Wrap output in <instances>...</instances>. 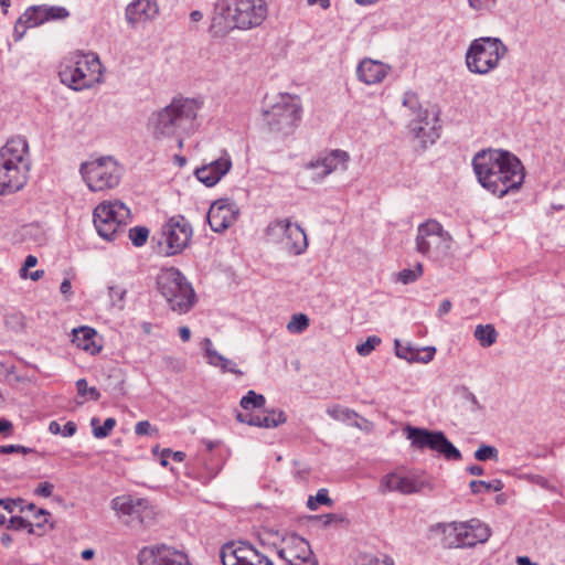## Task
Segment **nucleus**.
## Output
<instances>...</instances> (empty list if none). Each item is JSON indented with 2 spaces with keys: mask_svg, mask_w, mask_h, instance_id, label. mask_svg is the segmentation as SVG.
Returning a JSON list of instances; mask_svg holds the SVG:
<instances>
[{
  "mask_svg": "<svg viewBox=\"0 0 565 565\" xmlns=\"http://www.w3.org/2000/svg\"><path fill=\"white\" fill-rule=\"evenodd\" d=\"M472 167L479 183L499 198L519 190L524 182L525 173L522 162L516 156L505 150H481L475 154Z\"/></svg>",
  "mask_w": 565,
  "mask_h": 565,
  "instance_id": "nucleus-1",
  "label": "nucleus"
},
{
  "mask_svg": "<svg viewBox=\"0 0 565 565\" xmlns=\"http://www.w3.org/2000/svg\"><path fill=\"white\" fill-rule=\"evenodd\" d=\"M265 0H218L210 30L214 36H225L231 30H250L259 26L267 18Z\"/></svg>",
  "mask_w": 565,
  "mask_h": 565,
  "instance_id": "nucleus-2",
  "label": "nucleus"
},
{
  "mask_svg": "<svg viewBox=\"0 0 565 565\" xmlns=\"http://www.w3.org/2000/svg\"><path fill=\"white\" fill-rule=\"evenodd\" d=\"M202 108L196 98L175 97L166 107L154 111L148 119L147 128L154 140L178 137L180 132H189Z\"/></svg>",
  "mask_w": 565,
  "mask_h": 565,
  "instance_id": "nucleus-3",
  "label": "nucleus"
},
{
  "mask_svg": "<svg viewBox=\"0 0 565 565\" xmlns=\"http://www.w3.org/2000/svg\"><path fill=\"white\" fill-rule=\"evenodd\" d=\"M28 149L22 137L12 138L0 149V195L17 192L26 183Z\"/></svg>",
  "mask_w": 565,
  "mask_h": 565,
  "instance_id": "nucleus-4",
  "label": "nucleus"
},
{
  "mask_svg": "<svg viewBox=\"0 0 565 565\" xmlns=\"http://www.w3.org/2000/svg\"><path fill=\"white\" fill-rule=\"evenodd\" d=\"M102 63L94 53H75L61 65V82L74 90L89 88L102 81Z\"/></svg>",
  "mask_w": 565,
  "mask_h": 565,
  "instance_id": "nucleus-5",
  "label": "nucleus"
},
{
  "mask_svg": "<svg viewBox=\"0 0 565 565\" xmlns=\"http://www.w3.org/2000/svg\"><path fill=\"white\" fill-rule=\"evenodd\" d=\"M508 49L499 38L475 39L466 52L467 68L479 75H487L499 66Z\"/></svg>",
  "mask_w": 565,
  "mask_h": 565,
  "instance_id": "nucleus-6",
  "label": "nucleus"
},
{
  "mask_svg": "<svg viewBox=\"0 0 565 565\" xmlns=\"http://www.w3.org/2000/svg\"><path fill=\"white\" fill-rule=\"evenodd\" d=\"M157 284L171 310L185 313L194 306L195 292L179 269L171 267L162 270Z\"/></svg>",
  "mask_w": 565,
  "mask_h": 565,
  "instance_id": "nucleus-7",
  "label": "nucleus"
},
{
  "mask_svg": "<svg viewBox=\"0 0 565 565\" xmlns=\"http://www.w3.org/2000/svg\"><path fill=\"white\" fill-rule=\"evenodd\" d=\"M268 130L276 135H290L301 118V105L295 96L284 94L263 113Z\"/></svg>",
  "mask_w": 565,
  "mask_h": 565,
  "instance_id": "nucleus-8",
  "label": "nucleus"
},
{
  "mask_svg": "<svg viewBox=\"0 0 565 565\" xmlns=\"http://www.w3.org/2000/svg\"><path fill=\"white\" fill-rule=\"evenodd\" d=\"M79 171L93 192L114 189L122 177V167L113 157H100L83 162Z\"/></svg>",
  "mask_w": 565,
  "mask_h": 565,
  "instance_id": "nucleus-9",
  "label": "nucleus"
},
{
  "mask_svg": "<svg viewBox=\"0 0 565 565\" xmlns=\"http://www.w3.org/2000/svg\"><path fill=\"white\" fill-rule=\"evenodd\" d=\"M451 244V235L438 221L428 220L418 225L416 250L419 254L439 260L449 253Z\"/></svg>",
  "mask_w": 565,
  "mask_h": 565,
  "instance_id": "nucleus-10",
  "label": "nucleus"
},
{
  "mask_svg": "<svg viewBox=\"0 0 565 565\" xmlns=\"http://www.w3.org/2000/svg\"><path fill=\"white\" fill-rule=\"evenodd\" d=\"M94 225L100 237L113 241L130 217V210L118 200L103 202L94 210Z\"/></svg>",
  "mask_w": 565,
  "mask_h": 565,
  "instance_id": "nucleus-11",
  "label": "nucleus"
},
{
  "mask_svg": "<svg viewBox=\"0 0 565 565\" xmlns=\"http://www.w3.org/2000/svg\"><path fill=\"white\" fill-rule=\"evenodd\" d=\"M446 542L449 547H472L484 543L490 537V529L478 519L466 522H451L444 525Z\"/></svg>",
  "mask_w": 565,
  "mask_h": 565,
  "instance_id": "nucleus-12",
  "label": "nucleus"
},
{
  "mask_svg": "<svg viewBox=\"0 0 565 565\" xmlns=\"http://www.w3.org/2000/svg\"><path fill=\"white\" fill-rule=\"evenodd\" d=\"M406 438L417 450L430 449L443 455L448 460H460L461 452L450 443L440 430L407 426Z\"/></svg>",
  "mask_w": 565,
  "mask_h": 565,
  "instance_id": "nucleus-13",
  "label": "nucleus"
},
{
  "mask_svg": "<svg viewBox=\"0 0 565 565\" xmlns=\"http://www.w3.org/2000/svg\"><path fill=\"white\" fill-rule=\"evenodd\" d=\"M193 230L182 215L170 217L161 227L159 244L166 245L167 255L181 253L190 243Z\"/></svg>",
  "mask_w": 565,
  "mask_h": 565,
  "instance_id": "nucleus-14",
  "label": "nucleus"
},
{
  "mask_svg": "<svg viewBox=\"0 0 565 565\" xmlns=\"http://www.w3.org/2000/svg\"><path fill=\"white\" fill-rule=\"evenodd\" d=\"M223 565H274V563L246 542L226 543L221 548Z\"/></svg>",
  "mask_w": 565,
  "mask_h": 565,
  "instance_id": "nucleus-15",
  "label": "nucleus"
},
{
  "mask_svg": "<svg viewBox=\"0 0 565 565\" xmlns=\"http://www.w3.org/2000/svg\"><path fill=\"white\" fill-rule=\"evenodd\" d=\"M137 559L139 565H191L184 551L166 544L142 547Z\"/></svg>",
  "mask_w": 565,
  "mask_h": 565,
  "instance_id": "nucleus-16",
  "label": "nucleus"
},
{
  "mask_svg": "<svg viewBox=\"0 0 565 565\" xmlns=\"http://www.w3.org/2000/svg\"><path fill=\"white\" fill-rule=\"evenodd\" d=\"M277 554L287 565H318L309 542L296 534L284 539V545Z\"/></svg>",
  "mask_w": 565,
  "mask_h": 565,
  "instance_id": "nucleus-17",
  "label": "nucleus"
},
{
  "mask_svg": "<svg viewBox=\"0 0 565 565\" xmlns=\"http://www.w3.org/2000/svg\"><path fill=\"white\" fill-rule=\"evenodd\" d=\"M111 508L120 515L129 516L131 520L145 524L151 521L156 511L147 499L134 498L128 494L118 495L111 500Z\"/></svg>",
  "mask_w": 565,
  "mask_h": 565,
  "instance_id": "nucleus-18",
  "label": "nucleus"
},
{
  "mask_svg": "<svg viewBox=\"0 0 565 565\" xmlns=\"http://www.w3.org/2000/svg\"><path fill=\"white\" fill-rule=\"evenodd\" d=\"M238 214L239 210L233 201L218 199L211 204L206 218L213 232L222 233L236 221Z\"/></svg>",
  "mask_w": 565,
  "mask_h": 565,
  "instance_id": "nucleus-19",
  "label": "nucleus"
},
{
  "mask_svg": "<svg viewBox=\"0 0 565 565\" xmlns=\"http://www.w3.org/2000/svg\"><path fill=\"white\" fill-rule=\"evenodd\" d=\"M350 156L347 151L341 149H334L327 154L319 157L316 161H311L307 164V169L316 171L322 169L321 172H316L313 177L315 182H321L329 174L337 171H345Z\"/></svg>",
  "mask_w": 565,
  "mask_h": 565,
  "instance_id": "nucleus-20",
  "label": "nucleus"
},
{
  "mask_svg": "<svg viewBox=\"0 0 565 565\" xmlns=\"http://www.w3.org/2000/svg\"><path fill=\"white\" fill-rule=\"evenodd\" d=\"M428 483L415 477H404L395 472L385 475L380 483L379 491L382 494L398 491L403 494L420 492Z\"/></svg>",
  "mask_w": 565,
  "mask_h": 565,
  "instance_id": "nucleus-21",
  "label": "nucleus"
},
{
  "mask_svg": "<svg viewBox=\"0 0 565 565\" xmlns=\"http://www.w3.org/2000/svg\"><path fill=\"white\" fill-rule=\"evenodd\" d=\"M232 159L227 152L220 158L196 168V179L206 186H214L231 170Z\"/></svg>",
  "mask_w": 565,
  "mask_h": 565,
  "instance_id": "nucleus-22",
  "label": "nucleus"
},
{
  "mask_svg": "<svg viewBox=\"0 0 565 565\" xmlns=\"http://www.w3.org/2000/svg\"><path fill=\"white\" fill-rule=\"evenodd\" d=\"M159 13L157 0H134L126 8L127 22L135 26L154 19Z\"/></svg>",
  "mask_w": 565,
  "mask_h": 565,
  "instance_id": "nucleus-23",
  "label": "nucleus"
},
{
  "mask_svg": "<svg viewBox=\"0 0 565 565\" xmlns=\"http://www.w3.org/2000/svg\"><path fill=\"white\" fill-rule=\"evenodd\" d=\"M391 67L381 61L364 58L356 67L358 78L366 85H374L381 83Z\"/></svg>",
  "mask_w": 565,
  "mask_h": 565,
  "instance_id": "nucleus-24",
  "label": "nucleus"
},
{
  "mask_svg": "<svg viewBox=\"0 0 565 565\" xmlns=\"http://www.w3.org/2000/svg\"><path fill=\"white\" fill-rule=\"evenodd\" d=\"M202 348L207 364L220 367L223 373L230 372L236 375H243V372L236 367V364L218 353L214 348L210 338H204L202 341Z\"/></svg>",
  "mask_w": 565,
  "mask_h": 565,
  "instance_id": "nucleus-25",
  "label": "nucleus"
},
{
  "mask_svg": "<svg viewBox=\"0 0 565 565\" xmlns=\"http://www.w3.org/2000/svg\"><path fill=\"white\" fill-rule=\"evenodd\" d=\"M202 348L207 364L220 367L223 373L230 372L236 375H243V372L236 367V364L218 353L214 348L210 338H204L202 341Z\"/></svg>",
  "mask_w": 565,
  "mask_h": 565,
  "instance_id": "nucleus-26",
  "label": "nucleus"
},
{
  "mask_svg": "<svg viewBox=\"0 0 565 565\" xmlns=\"http://www.w3.org/2000/svg\"><path fill=\"white\" fill-rule=\"evenodd\" d=\"M281 245L292 255H301L305 253L308 247V241L302 227L290 222L288 231L286 232L285 241Z\"/></svg>",
  "mask_w": 565,
  "mask_h": 565,
  "instance_id": "nucleus-27",
  "label": "nucleus"
},
{
  "mask_svg": "<svg viewBox=\"0 0 565 565\" xmlns=\"http://www.w3.org/2000/svg\"><path fill=\"white\" fill-rule=\"evenodd\" d=\"M72 342L81 350L90 354H96L100 351L102 345L97 344L95 339L97 332L89 327H81L73 330Z\"/></svg>",
  "mask_w": 565,
  "mask_h": 565,
  "instance_id": "nucleus-28",
  "label": "nucleus"
},
{
  "mask_svg": "<svg viewBox=\"0 0 565 565\" xmlns=\"http://www.w3.org/2000/svg\"><path fill=\"white\" fill-rule=\"evenodd\" d=\"M411 131L415 138H417L423 147H426L428 143H434L438 137L439 131L435 126H429L428 122L423 125V120H415L409 125Z\"/></svg>",
  "mask_w": 565,
  "mask_h": 565,
  "instance_id": "nucleus-29",
  "label": "nucleus"
},
{
  "mask_svg": "<svg viewBox=\"0 0 565 565\" xmlns=\"http://www.w3.org/2000/svg\"><path fill=\"white\" fill-rule=\"evenodd\" d=\"M45 6H34L29 8L18 20L17 24H24L26 28L38 26L49 21ZM18 25H15V29Z\"/></svg>",
  "mask_w": 565,
  "mask_h": 565,
  "instance_id": "nucleus-30",
  "label": "nucleus"
},
{
  "mask_svg": "<svg viewBox=\"0 0 565 565\" xmlns=\"http://www.w3.org/2000/svg\"><path fill=\"white\" fill-rule=\"evenodd\" d=\"M290 221L285 220H275L270 222L266 230L265 236L269 243L280 244L285 241L286 232L288 231Z\"/></svg>",
  "mask_w": 565,
  "mask_h": 565,
  "instance_id": "nucleus-31",
  "label": "nucleus"
},
{
  "mask_svg": "<svg viewBox=\"0 0 565 565\" xmlns=\"http://www.w3.org/2000/svg\"><path fill=\"white\" fill-rule=\"evenodd\" d=\"M475 338L483 348H489L495 343L498 332L492 324H478L473 333Z\"/></svg>",
  "mask_w": 565,
  "mask_h": 565,
  "instance_id": "nucleus-32",
  "label": "nucleus"
},
{
  "mask_svg": "<svg viewBox=\"0 0 565 565\" xmlns=\"http://www.w3.org/2000/svg\"><path fill=\"white\" fill-rule=\"evenodd\" d=\"M287 416L285 412L280 409H266L265 414L262 415L260 427L263 428H276L279 425L285 424Z\"/></svg>",
  "mask_w": 565,
  "mask_h": 565,
  "instance_id": "nucleus-33",
  "label": "nucleus"
},
{
  "mask_svg": "<svg viewBox=\"0 0 565 565\" xmlns=\"http://www.w3.org/2000/svg\"><path fill=\"white\" fill-rule=\"evenodd\" d=\"M469 487L471 492L475 494L489 491L499 492L503 489V482L499 479H494L489 482L482 480H472Z\"/></svg>",
  "mask_w": 565,
  "mask_h": 565,
  "instance_id": "nucleus-34",
  "label": "nucleus"
},
{
  "mask_svg": "<svg viewBox=\"0 0 565 565\" xmlns=\"http://www.w3.org/2000/svg\"><path fill=\"white\" fill-rule=\"evenodd\" d=\"M327 414L335 420L349 423L354 418H358V413L353 409L342 407L340 405H333L327 408Z\"/></svg>",
  "mask_w": 565,
  "mask_h": 565,
  "instance_id": "nucleus-35",
  "label": "nucleus"
},
{
  "mask_svg": "<svg viewBox=\"0 0 565 565\" xmlns=\"http://www.w3.org/2000/svg\"><path fill=\"white\" fill-rule=\"evenodd\" d=\"M403 105L407 107L418 120L426 118L427 111L422 110L418 97L415 93L406 92L403 96Z\"/></svg>",
  "mask_w": 565,
  "mask_h": 565,
  "instance_id": "nucleus-36",
  "label": "nucleus"
},
{
  "mask_svg": "<svg viewBox=\"0 0 565 565\" xmlns=\"http://www.w3.org/2000/svg\"><path fill=\"white\" fill-rule=\"evenodd\" d=\"M99 419L94 417L90 419V426L93 428V435L95 438H106L116 426V419L108 417L105 419L102 426H98Z\"/></svg>",
  "mask_w": 565,
  "mask_h": 565,
  "instance_id": "nucleus-37",
  "label": "nucleus"
},
{
  "mask_svg": "<svg viewBox=\"0 0 565 565\" xmlns=\"http://www.w3.org/2000/svg\"><path fill=\"white\" fill-rule=\"evenodd\" d=\"M127 292V289L121 285H110L108 287L110 305L119 310H122L125 308V299Z\"/></svg>",
  "mask_w": 565,
  "mask_h": 565,
  "instance_id": "nucleus-38",
  "label": "nucleus"
},
{
  "mask_svg": "<svg viewBox=\"0 0 565 565\" xmlns=\"http://www.w3.org/2000/svg\"><path fill=\"white\" fill-rule=\"evenodd\" d=\"M24 503L23 500L0 499V525H4L9 521V516L13 515L18 505Z\"/></svg>",
  "mask_w": 565,
  "mask_h": 565,
  "instance_id": "nucleus-39",
  "label": "nucleus"
},
{
  "mask_svg": "<svg viewBox=\"0 0 565 565\" xmlns=\"http://www.w3.org/2000/svg\"><path fill=\"white\" fill-rule=\"evenodd\" d=\"M266 403V398L262 394H257L255 391H248L245 396L242 397L239 405L248 411L253 408H262Z\"/></svg>",
  "mask_w": 565,
  "mask_h": 565,
  "instance_id": "nucleus-40",
  "label": "nucleus"
},
{
  "mask_svg": "<svg viewBox=\"0 0 565 565\" xmlns=\"http://www.w3.org/2000/svg\"><path fill=\"white\" fill-rule=\"evenodd\" d=\"M395 353L398 358L408 362H416L419 349L413 348L409 343L403 344L399 340H395Z\"/></svg>",
  "mask_w": 565,
  "mask_h": 565,
  "instance_id": "nucleus-41",
  "label": "nucleus"
},
{
  "mask_svg": "<svg viewBox=\"0 0 565 565\" xmlns=\"http://www.w3.org/2000/svg\"><path fill=\"white\" fill-rule=\"evenodd\" d=\"M310 320L305 313H296L287 323L290 333H301L309 327Z\"/></svg>",
  "mask_w": 565,
  "mask_h": 565,
  "instance_id": "nucleus-42",
  "label": "nucleus"
},
{
  "mask_svg": "<svg viewBox=\"0 0 565 565\" xmlns=\"http://www.w3.org/2000/svg\"><path fill=\"white\" fill-rule=\"evenodd\" d=\"M355 565H394V561L387 555L380 558L373 554L363 553L358 556Z\"/></svg>",
  "mask_w": 565,
  "mask_h": 565,
  "instance_id": "nucleus-43",
  "label": "nucleus"
},
{
  "mask_svg": "<svg viewBox=\"0 0 565 565\" xmlns=\"http://www.w3.org/2000/svg\"><path fill=\"white\" fill-rule=\"evenodd\" d=\"M423 275V265L417 263L414 268H405L398 273V281L404 285L416 281Z\"/></svg>",
  "mask_w": 565,
  "mask_h": 565,
  "instance_id": "nucleus-44",
  "label": "nucleus"
},
{
  "mask_svg": "<svg viewBox=\"0 0 565 565\" xmlns=\"http://www.w3.org/2000/svg\"><path fill=\"white\" fill-rule=\"evenodd\" d=\"M149 236V230L146 226H135L129 230L128 237L136 247H141L146 244Z\"/></svg>",
  "mask_w": 565,
  "mask_h": 565,
  "instance_id": "nucleus-45",
  "label": "nucleus"
},
{
  "mask_svg": "<svg viewBox=\"0 0 565 565\" xmlns=\"http://www.w3.org/2000/svg\"><path fill=\"white\" fill-rule=\"evenodd\" d=\"M320 504H326V505L332 504V500L330 499L327 489L318 490L317 494L315 497H309V499L307 501V507L311 511L317 510Z\"/></svg>",
  "mask_w": 565,
  "mask_h": 565,
  "instance_id": "nucleus-46",
  "label": "nucleus"
},
{
  "mask_svg": "<svg viewBox=\"0 0 565 565\" xmlns=\"http://www.w3.org/2000/svg\"><path fill=\"white\" fill-rule=\"evenodd\" d=\"M76 388L79 396H88V398L93 401H98L100 398L99 391L95 386L88 387L85 379L77 380Z\"/></svg>",
  "mask_w": 565,
  "mask_h": 565,
  "instance_id": "nucleus-47",
  "label": "nucleus"
},
{
  "mask_svg": "<svg viewBox=\"0 0 565 565\" xmlns=\"http://www.w3.org/2000/svg\"><path fill=\"white\" fill-rule=\"evenodd\" d=\"M498 449L493 446L482 445L475 451V458L479 461L498 460Z\"/></svg>",
  "mask_w": 565,
  "mask_h": 565,
  "instance_id": "nucleus-48",
  "label": "nucleus"
},
{
  "mask_svg": "<svg viewBox=\"0 0 565 565\" xmlns=\"http://www.w3.org/2000/svg\"><path fill=\"white\" fill-rule=\"evenodd\" d=\"M381 343V339L376 335L369 337L365 342L356 347V352L362 356H367Z\"/></svg>",
  "mask_w": 565,
  "mask_h": 565,
  "instance_id": "nucleus-49",
  "label": "nucleus"
},
{
  "mask_svg": "<svg viewBox=\"0 0 565 565\" xmlns=\"http://www.w3.org/2000/svg\"><path fill=\"white\" fill-rule=\"evenodd\" d=\"M8 522H9V524L7 525L8 529H14V530L28 529L29 533H34V529H33L34 525L21 516L11 515L9 518Z\"/></svg>",
  "mask_w": 565,
  "mask_h": 565,
  "instance_id": "nucleus-50",
  "label": "nucleus"
},
{
  "mask_svg": "<svg viewBox=\"0 0 565 565\" xmlns=\"http://www.w3.org/2000/svg\"><path fill=\"white\" fill-rule=\"evenodd\" d=\"M236 419L239 423L247 424L249 426L260 427L262 415H256V414H250V413H246V414L237 413Z\"/></svg>",
  "mask_w": 565,
  "mask_h": 565,
  "instance_id": "nucleus-51",
  "label": "nucleus"
},
{
  "mask_svg": "<svg viewBox=\"0 0 565 565\" xmlns=\"http://www.w3.org/2000/svg\"><path fill=\"white\" fill-rule=\"evenodd\" d=\"M436 349L434 347H425L419 349L416 362L428 363L434 359Z\"/></svg>",
  "mask_w": 565,
  "mask_h": 565,
  "instance_id": "nucleus-52",
  "label": "nucleus"
},
{
  "mask_svg": "<svg viewBox=\"0 0 565 565\" xmlns=\"http://www.w3.org/2000/svg\"><path fill=\"white\" fill-rule=\"evenodd\" d=\"M157 431L148 420L138 422L135 426V433L138 436L152 435Z\"/></svg>",
  "mask_w": 565,
  "mask_h": 565,
  "instance_id": "nucleus-53",
  "label": "nucleus"
},
{
  "mask_svg": "<svg viewBox=\"0 0 565 565\" xmlns=\"http://www.w3.org/2000/svg\"><path fill=\"white\" fill-rule=\"evenodd\" d=\"M49 20L65 19L68 17V11L64 7H46Z\"/></svg>",
  "mask_w": 565,
  "mask_h": 565,
  "instance_id": "nucleus-54",
  "label": "nucleus"
},
{
  "mask_svg": "<svg viewBox=\"0 0 565 565\" xmlns=\"http://www.w3.org/2000/svg\"><path fill=\"white\" fill-rule=\"evenodd\" d=\"M53 489H54V484H52L47 481H44V482H40L38 484V487L34 490V493L36 495L49 498L52 495Z\"/></svg>",
  "mask_w": 565,
  "mask_h": 565,
  "instance_id": "nucleus-55",
  "label": "nucleus"
},
{
  "mask_svg": "<svg viewBox=\"0 0 565 565\" xmlns=\"http://www.w3.org/2000/svg\"><path fill=\"white\" fill-rule=\"evenodd\" d=\"M38 263V258L33 255L26 256L22 268L20 269V276L22 278H28V269L34 267Z\"/></svg>",
  "mask_w": 565,
  "mask_h": 565,
  "instance_id": "nucleus-56",
  "label": "nucleus"
},
{
  "mask_svg": "<svg viewBox=\"0 0 565 565\" xmlns=\"http://www.w3.org/2000/svg\"><path fill=\"white\" fill-rule=\"evenodd\" d=\"M19 451L26 454L29 451V449H26L23 446H19V445L0 446V454H12V452H19Z\"/></svg>",
  "mask_w": 565,
  "mask_h": 565,
  "instance_id": "nucleus-57",
  "label": "nucleus"
},
{
  "mask_svg": "<svg viewBox=\"0 0 565 565\" xmlns=\"http://www.w3.org/2000/svg\"><path fill=\"white\" fill-rule=\"evenodd\" d=\"M469 6L475 10L488 9L494 0H468Z\"/></svg>",
  "mask_w": 565,
  "mask_h": 565,
  "instance_id": "nucleus-58",
  "label": "nucleus"
},
{
  "mask_svg": "<svg viewBox=\"0 0 565 565\" xmlns=\"http://www.w3.org/2000/svg\"><path fill=\"white\" fill-rule=\"evenodd\" d=\"M49 512L46 510L40 509L34 513V518L36 520L35 526L42 527L44 523L47 522Z\"/></svg>",
  "mask_w": 565,
  "mask_h": 565,
  "instance_id": "nucleus-59",
  "label": "nucleus"
},
{
  "mask_svg": "<svg viewBox=\"0 0 565 565\" xmlns=\"http://www.w3.org/2000/svg\"><path fill=\"white\" fill-rule=\"evenodd\" d=\"M77 430V426L74 422H67L63 427L61 435L63 437H72Z\"/></svg>",
  "mask_w": 565,
  "mask_h": 565,
  "instance_id": "nucleus-60",
  "label": "nucleus"
},
{
  "mask_svg": "<svg viewBox=\"0 0 565 565\" xmlns=\"http://www.w3.org/2000/svg\"><path fill=\"white\" fill-rule=\"evenodd\" d=\"M451 307H452V305H451L450 300H448V299L443 300L440 302L438 311H437L438 317H443V316L447 315L451 310Z\"/></svg>",
  "mask_w": 565,
  "mask_h": 565,
  "instance_id": "nucleus-61",
  "label": "nucleus"
},
{
  "mask_svg": "<svg viewBox=\"0 0 565 565\" xmlns=\"http://www.w3.org/2000/svg\"><path fill=\"white\" fill-rule=\"evenodd\" d=\"M12 429V423L8 419L0 418V434H10Z\"/></svg>",
  "mask_w": 565,
  "mask_h": 565,
  "instance_id": "nucleus-62",
  "label": "nucleus"
},
{
  "mask_svg": "<svg viewBox=\"0 0 565 565\" xmlns=\"http://www.w3.org/2000/svg\"><path fill=\"white\" fill-rule=\"evenodd\" d=\"M60 290L63 295L70 296L72 294V284L70 279H64L61 282Z\"/></svg>",
  "mask_w": 565,
  "mask_h": 565,
  "instance_id": "nucleus-63",
  "label": "nucleus"
},
{
  "mask_svg": "<svg viewBox=\"0 0 565 565\" xmlns=\"http://www.w3.org/2000/svg\"><path fill=\"white\" fill-rule=\"evenodd\" d=\"M179 335L183 342H188L191 339V331L188 327H180L179 328Z\"/></svg>",
  "mask_w": 565,
  "mask_h": 565,
  "instance_id": "nucleus-64",
  "label": "nucleus"
}]
</instances>
